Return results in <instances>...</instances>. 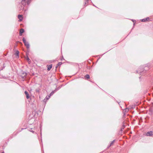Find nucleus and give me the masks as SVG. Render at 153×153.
<instances>
[{
	"mask_svg": "<svg viewBox=\"0 0 153 153\" xmlns=\"http://www.w3.org/2000/svg\"><path fill=\"white\" fill-rule=\"evenodd\" d=\"M18 18L20 21H22V16L21 15H19L18 16Z\"/></svg>",
	"mask_w": 153,
	"mask_h": 153,
	"instance_id": "6",
	"label": "nucleus"
},
{
	"mask_svg": "<svg viewBox=\"0 0 153 153\" xmlns=\"http://www.w3.org/2000/svg\"><path fill=\"white\" fill-rule=\"evenodd\" d=\"M54 91H52L51 93V94H50V96H51L53 94H54Z\"/></svg>",
	"mask_w": 153,
	"mask_h": 153,
	"instance_id": "17",
	"label": "nucleus"
},
{
	"mask_svg": "<svg viewBox=\"0 0 153 153\" xmlns=\"http://www.w3.org/2000/svg\"><path fill=\"white\" fill-rule=\"evenodd\" d=\"M19 42V43H21V44H22V43L21 42Z\"/></svg>",
	"mask_w": 153,
	"mask_h": 153,
	"instance_id": "25",
	"label": "nucleus"
},
{
	"mask_svg": "<svg viewBox=\"0 0 153 153\" xmlns=\"http://www.w3.org/2000/svg\"><path fill=\"white\" fill-rule=\"evenodd\" d=\"M27 60H29V59L28 58H27Z\"/></svg>",
	"mask_w": 153,
	"mask_h": 153,
	"instance_id": "24",
	"label": "nucleus"
},
{
	"mask_svg": "<svg viewBox=\"0 0 153 153\" xmlns=\"http://www.w3.org/2000/svg\"><path fill=\"white\" fill-rule=\"evenodd\" d=\"M87 68L88 69H90V67L89 66H87Z\"/></svg>",
	"mask_w": 153,
	"mask_h": 153,
	"instance_id": "19",
	"label": "nucleus"
},
{
	"mask_svg": "<svg viewBox=\"0 0 153 153\" xmlns=\"http://www.w3.org/2000/svg\"><path fill=\"white\" fill-rule=\"evenodd\" d=\"M52 64H51L49 65H47V68H48L47 70L48 71L50 70L52 68Z\"/></svg>",
	"mask_w": 153,
	"mask_h": 153,
	"instance_id": "9",
	"label": "nucleus"
},
{
	"mask_svg": "<svg viewBox=\"0 0 153 153\" xmlns=\"http://www.w3.org/2000/svg\"><path fill=\"white\" fill-rule=\"evenodd\" d=\"M31 131L33 133L34 132V131Z\"/></svg>",
	"mask_w": 153,
	"mask_h": 153,
	"instance_id": "23",
	"label": "nucleus"
},
{
	"mask_svg": "<svg viewBox=\"0 0 153 153\" xmlns=\"http://www.w3.org/2000/svg\"><path fill=\"white\" fill-rule=\"evenodd\" d=\"M94 5V7H96V6H95Z\"/></svg>",
	"mask_w": 153,
	"mask_h": 153,
	"instance_id": "27",
	"label": "nucleus"
},
{
	"mask_svg": "<svg viewBox=\"0 0 153 153\" xmlns=\"http://www.w3.org/2000/svg\"><path fill=\"white\" fill-rule=\"evenodd\" d=\"M46 98H47V99H48L49 98V96L48 97V98L47 97H46Z\"/></svg>",
	"mask_w": 153,
	"mask_h": 153,
	"instance_id": "22",
	"label": "nucleus"
},
{
	"mask_svg": "<svg viewBox=\"0 0 153 153\" xmlns=\"http://www.w3.org/2000/svg\"><path fill=\"white\" fill-rule=\"evenodd\" d=\"M150 18L149 17H147L146 18L143 19L142 20V22H146V21H150Z\"/></svg>",
	"mask_w": 153,
	"mask_h": 153,
	"instance_id": "5",
	"label": "nucleus"
},
{
	"mask_svg": "<svg viewBox=\"0 0 153 153\" xmlns=\"http://www.w3.org/2000/svg\"><path fill=\"white\" fill-rule=\"evenodd\" d=\"M125 111H128V109L127 108H126L125 109Z\"/></svg>",
	"mask_w": 153,
	"mask_h": 153,
	"instance_id": "18",
	"label": "nucleus"
},
{
	"mask_svg": "<svg viewBox=\"0 0 153 153\" xmlns=\"http://www.w3.org/2000/svg\"><path fill=\"white\" fill-rule=\"evenodd\" d=\"M115 141V140H113L110 144L109 146H108V148H109L110 146H111V145H112L114 143Z\"/></svg>",
	"mask_w": 153,
	"mask_h": 153,
	"instance_id": "13",
	"label": "nucleus"
},
{
	"mask_svg": "<svg viewBox=\"0 0 153 153\" xmlns=\"http://www.w3.org/2000/svg\"><path fill=\"white\" fill-rule=\"evenodd\" d=\"M23 42L27 48H29L30 45L28 42H26V39L24 38H23L22 39Z\"/></svg>",
	"mask_w": 153,
	"mask_h": 153,
	"instance_id": "2",
	"label": "nucleus"
},
{
	"mask_svg": "<svg viewBox=\"0 0 153 153\" xmlns=\"http://www.w3.org/2000/svg\"><path fill=\"white\" fill-rule=\"evenodd\" d=\"M1 153H4V152H2Z\"/></svg>",
	"mask_w": 153,
	"mask_h": 153,
	"instance_id": "28",
	"label": "nucleus"
},
{
	"mask_svg": "<svg viewBox=\"0 0 153 153\" xmlns=\"http://www.w3.org/2000/svg\"><path fill=\"white\" fill-rule=\"evenodd\" d=\"M24 30L23 29H21L20 30V31H19V35L20 36H22V33H23L24 32Z\"/></svg>",
	"mask_w": 153,
	"mask_h": 153,
	"instance_id": "8",
	"label": "nucleus"
},
{
	"mask_svg": "<svg viewBox=\"0 0 153 153\" xmlns=\"http://www.w3.org/2000/svg\"><path fill=\"white\" fill-rule=\"evenodd\" d=\"M46 98H47V99H48L49 98V96L48 97V98L47 97H46Z\"/></svg>",
	"mask_w": 153,
	"mask_h": 153,
	"instance_id": "21",
	"label": "nucleus"
},
{
	"mask_svg": "<svg viewBox=\"0 0 153 153\" xmlns=\"http://www.w3.org/2000/svg\"><path fill=\"white\" fill-rule=\"evenodd\" d=\"M23 7H23H22H22H23V9H24V7Z\"/></svg>",
	"mask_w": 153,
	"mask_h": 153,
	"instance_id": "26",
	"label": "nucleus"
},
{
	"mask_svg": "<svg viewBox=\"0 0 153 153\" xmlns=\"http://www.w3.org/2000/svg\"><path fill=\"white\" fill-rule=\"evenodd\" d=\"M146 135L148 136H152L153 135V131H150L148 132L146 134Z\"/></svg>",
	"mask_w": 153,
	"mask_h": 153,
	"instance_id": "3",
	"label": "nucleus"
},
{
	"mask_svg": "<svg viewBox=\"0 0 153 153\" xmlns=\"http://www.w3.org/2000/svg\"><path fill=\"white\" fill-rule=\"evenodd\" d=\"M85 79H89L90 78V76L89 75L87 74L85 76Z\"/></svg>",
	"mask_w": 153,
	"mask_h": 153,
	"instance_id": "12",
	"label": "nucleus"
},
{
	"mask_svg": "<svg viewBox=\"0 0 153 153\" xmlns=\"http://www.w3.org/2000/svg\"><path fill=\"white\" fill-rule=\"evenodd\" d=\"M25 94L26 95L27 99H28L30 98V96H29V94H28V92L27 91H25Z\"/></svg>",
	"mask_w": 153,
	"mask_h": 153,
	"instance_id": "7",
	"label": "nucleus"
},
{
	"mask_svg": "<svg viewBox=\"0 0 153 153\" xmlns=\"http://www.w3.org/2000/svg\"><path fill=\"white\" fill-rule=\"evenodd\" d=\"M58 66H58V65H57L56 66V68H57L58 67Z\"/></svg>",
	"mask_w": 153,
	"mask_h": 153,
	"instance_id": "20",
	"label": "nucleus"
},
{
	"mask_svg": "<svg viewBox=\"0 0 153 153\" xmlns=\"http://www.w3.org/2000/svg\"><path fill=\"white\" fill-rule=\"evenodd\" d=\"M91 0H85V5L86 6L88 4L87 3L90 1Z\"/></svg>",
	"mask_w": 153,
	"mask_h": 153,
	"instance_id": "10",
	"label": "nucleus"
},
{
	"mask_svg": "<svg viewBox=\"0 0 153 153\" xmlns=\"http://www.w3.org/2000/svg\"><path fill=\"white\" fill-rule=\"evenodd\" d=\"M19 52L18 51H17L15 53V54L17 56L19 57Z\"/></svg>",
	"mask_w": 153,
	"mask_h": 153,
	"instance_id": "11",
	"label": "nucleus"
},
{
	"mask_svg": "<svg viewBox=\"0 0 153 153\" xmlns=\"http://www.w3.org/2000/svg\"><path fill=\"white\" fill-rule=\"evenodd\" d=\"M62 64V63L61 62H59L58 63V64H57V65L59 66H60V65H61Z\"/></svg>",
	"mask_w": 153,
	"mask_h": 153,
	"instance_id": "16",
	"label": "nucleus"
},
{
	"mask_svg": "<svg viewBox=\"0 0 153 153\" xmlns=\"http://www.w3.org/2000/svg\"><path fill=\"white\" fill-rule=\"evenodd\" d=\"M148 69V68L147 67H145V69L143 68L142 69L140 70L139 69V73H140V75H143V74L144 73H145L146 72V70Z\"/></svg>",
	"mask_w": 153,
	"mask_h": 153,
	"instance_id": "1",
	"label": "nucleus"
},
{
	"mask_svg": "<svg viewBox=\"0 0 153 153\" xmlns=\"http://www.w3.org/2000/svg\"><path fill=\"white\" fill-rule=\"evenodd\" d=\"M31 0H28L27 2V4H29L30 3Z\"/></svg>",
	"mask_w": 153,
	"mask_h": 153,
	"instance_id": "15",
	"label": "nucleus"
},
{
	"mask_svg": "<svg viewBox=\"0 0 153 153\" xmlns=\"http://www.w3.org/2000/svg\"><path fill=\"white\" fill-rule=\"evenodd\" d=\"M22 75L21 76V77L22 79H25L27 75V73L26 72H23L22 73Z\"/></svg>",
	"mask_w": 153,
	"mask_h": 153,
	"instance_id": "4",
	"label": "nucleus"
},
{
	"mask_svg": "<svg viewBox=\"0 0 153 153\" xmlns=\"http://www.w3.org/2000/svg\"><path fill=\"white\" fill-rule=\"evenodd\" d=\"M26 0H22V4L23 5L24 4H25H25L26 3Z\"/></svg>",
	"mask_w": 153,
	"mask_h": 153,
	"instance_id": "14",
	"label": "nucleus"
}]
</instances>
